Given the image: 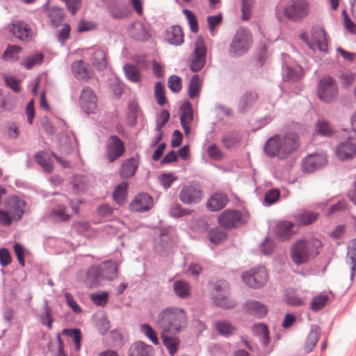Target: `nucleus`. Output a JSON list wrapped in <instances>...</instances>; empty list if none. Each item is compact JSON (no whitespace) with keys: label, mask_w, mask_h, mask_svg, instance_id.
I'll return each instance as SVG.
<instances>
[{"label":"nucleus","mask_w":356,"mask_h":356,"mask_svg":"<svg viewBox=\"0 0 356 356\" xmlns=\"http://www.w3.org/2000/svg\"><path fill=\"white\" fill-rule=\"evenodd\" d=\"M102 271H104L102 266H92L87 272V277L93 284H99L102 280Z\"/></svg>","instance_id":"obj_46"},{"label":"nucleus","mask_w":356,"mask_h":356,"mask_svg":"<svg viewBox=\"0 0 356 356\" xmlns=\"http://www.w3.org/2000/svg\"><path fill=\"white\" fill-rule=\"evenodd\" d=\"M159 181L161 186L165 189L168 190L171 187L173 182H175L177 177L175 176L172 173H163L159 176Z\"/></svg>","instance_id":"obj_58"},{"label":"nucleus","mask_w":356,"mask_h":356,"mask_svg":"<svg viewBox=\"0 0 356 356\" xmlns=\"http://www.w3.org/2000/svg\"><path fill=\"white\" fill-rule=\"evenodd\" d=\"M92 65L98 70H104L107 66L106 52L101 49H95L90 57Z\"/></svg>","instance_id":"obj_32"},{"label":"nucleus","mask_w":356,"mask_h":356,"mask_svg":"<svg viewBox=\"0 0 356 356\" xmlns=\"http://www.w3.org/2000/svg\"><path fill=\"white\" fill-rule=\"evenodd\" d=\"M252 44V35L245 27L237 29L229 46V54L233 58H239L248 52Z\"/></svg>","instance_id":"obj_4"},{"label":"nucleus","mask_w":356,"mask_h":356,"mask_svg":"<svg viewBox=\"0 0 356 356\" xmlns=\"http://www.w3.org/2000/svg\"><path fill=\"white\" fill-rule=\"evenodd\" d=\"M209 241L214 244H220L227 238V233L219 227H214L208 232Z\"/></svg>","instance_id":"obj_44"},{"label":"nucleus","mask_w":356,"mask_h":356,"mask_svg":"<svg viewBox=\"0 0 356 356\" xmlns=\"http://www.w3.org/2000/svg\"><path fill=\"white\" fill-rule=\"evenodd\" d=\"M218 222L222 227L232 229L245 225L247 220L240 211L235 209H226L218 216Z\"/></svg>","instance_id":"obj_10"},{"label":"nucleus","mask_w":356,"mask_h":356,"mask_svg":"<svg viewBox=\"0 0 356 356\" xmlns=\"http://www.w3.org/2000/svg\"><path fill=\"white\" fill-rule=\"evenodd\" d=\"M322 245L321 241L316 238L299 239L291 246V260L297 266L306 264L319 254V249Z\"/></svg>","instance_id":"obj_3"},{"label":"nucleus","mask_w":356,"mask_h":356,"mask_svg":"<svg viewBox=\"0 0 356 356\" xmlns=\"http://www.w3.org/2000/svg\"><path fill=\"white\" fill-rule=\"evenodd\" d=\"M202 87L201 81L199 75H193L188 85V95L191 99H195L200 95V89Z\"/></svg>","instance_id":"obj_41"},{"label":"nucleus","mask_w":356,"mask_h":356,"mask_svg":"<svg viewBox=\"0 0 356 356\" xmlns=\"http://www.w3.org/2000/svg\"><path fill=\"white\" fill-rule=\"evenodd\" d=\"M228 202L229 199L226 194L216 193L208 200L207 207L211 211H220L226 206Z\"/></svg>","instance_id":"obj_24"},{"label":"nucleus","mask_w":356,"mask_h":356,"mask_svg":"<svg viewBox=\"0 0 356 356\" xmlns=\"http://www.w3.org/2000/svg\"><path fill=\"white\" fill-rule=\"evenodd\" d=\"M47 15L53 27H58L64 19V9L57 6L50 7L47 10Z\"/></svg>","instance_id":"obj_33"},{"label":"nucleus","mask_w":356,"mask_h":356,"mask_svg":"<svg viewBox=\"0 0 356 356\" xmlns=\"http://www.w3.org/2000/svg\"><path fill=\"white\" fill-rule=\"evenodd\" d=\"M72 183L74 188L83 191L88 186V179L85 175H76L72 177Z\"/></svg>","instance_id":"obj_60"},{"label":"nucleus","mask_w":356,"mask_h":356,"mask_svg":"<svg viewBox=\"0 0 356 356\" xmlns=\"http://www.w3.org/2000/svg\"><path fill=\"white\" fill-rule=\"evenodd\" d=\"M299 146L298 134L287 132L283 136L275 134L270 137L264 145V151L270 158L286 160L298 150Z\"/></svg>","instance_id":"obj_1"},{"label":"nucleus","mask_w":356,"mask_h":356,"mask_svg":"<svg viewBox=\"0 0 356 356\" xmlns=\"http://www.w3.org/2000/svg\"><path fill=\"white\" fill-rule=\"evenodd\" d=\"M294 226L295 223L289 220L278 222L275 227L276 238L280 241L289 240L295 234L293 231Z\"/></svg>","instance_id":"obj_20"},{"label":"nucleus","mask_w":356,"mask_h":356,"mask_svg":"<svg viewBox=\"0 0 356 356\" xmlns=\"http://www.w3.org/2000/svg\"><path fill=\"white\" fill-rule=\"evenodd\" d=\"M72 70L79 80H88L91 77V72L88 69L87 63L82 60L74 61L72 64Z\"/></svg>","instance_id":"obj_29"},{"label":"nucleus","mask_w":356,"mask_h":356,"mask_svg":"<svg viewBox=\"0 0 356 356\" xmlns=\"http://www.w3.org/2000/svg\"><path fill=\"white\" fill-rule=\"evenodd\" d=\"M101 266L104 270L103 280H113L117 277V264L115 262L106 261Z\"/></svg>","instance_id":"obj_42"},{"label":"nucleus","mask_w":356,"mask_h":356,"mask_svg":"<svg viewBox=\"0 0 356 356\" xmlns=\"http://www.w3.org/2000/svg\"><path fill=\"white\" fill-rule=\"evenodd\" d=\"M168 87L175 93L180 92L181 90V79L177 75H172L168 79Z\"/></svg>","instance_id":"obj_62"},{"label":"nucleus","mask_w":356,"mask_h":356,"mask_svg":"<svg viewBox=\"0 0 356 356\" xmlns=\"http://www.w3.org/2000/svg\"><path fill=\"white\" fill-rule=\"evenodd\" d=\"M316 133L324 137H331L334 134V129L327 120H318L316 123Z\"/></svg>","instance_id":"obj_40"},{"label":"nucleus","mask_w":356,"mask_h":356,"mask_svg":"<svg viewBox=\"0 0 356 356\" xmlns=\"http://www.w3.org/2000/svg\"><path fill=\"white\" fill-rule=\"evenodd\" d=\"M241 140V135L236 131H230L225 133L221 137V143L228 149L238 145Z\"/></svg>","instance_id":"obj_36"},{"label":"nucleus","mask_w":356,"mask_h":356,"mask_svg":"<svg viewBox=\"0 0 356 356\" xmlns=\"http://www.w3.org/2000/svg\"><path fill=\"white\" fill-rule=\"evenodd\" d=\"M138 168V162L135 158L125 159L120 165L118 172L121 178L127 179L132 177Z\"/></svg>","instance_id":"obj_23"},{"label":"nucleus","mask_w":356,"mask_h":356,"mask_svg":"<svg viewBox=\"0 0 356 356\" xmlns=\"http://www.w3.org/2000/svg\"><path fill=\"white\" fill-rule=\"evenodd\" d=\"M43 60V54L36 52L34 54L27 56L23 61L22 65L26 70H31L34 66L40 65Z\"/></svg>","instance_id":"obj_45"},{"label":"nucleus","mask_w":356,"mask_h":356,"mask_svg":"<svg viewBox=\"0 0 356 356\" xmlns=\"http://www.w3.org/2000/svg\"><path fill=\"white\" fill-rule=\"evenodd\" d=\"M258 99L255 92H247L240 98L238 103V110L240 113H246Z\"/></svg>","instance_id":"obj_27"},{"label":"nucleus","mask_w":356,"mask_h":356,"mask_svg":"<svg viewBox=\"0 0 356 356\" xmlns=\"http://www.w3.org/2000/svg\"><path fill=\"white\" fill-rule=\"evenodd\" d=\"M183 13L188 19L191 31L196 33L199 31V26L195 15L188 9H184Z\"/></svg>","instance_id":"obj_59"},{"label":"nucleus","mask_w":356,"mask_h":356,"mask_svg":"<svg viewBox=\"0 0 356 356\" xmlns=\"http://www.w3.org/2000/svg\"><path fill=\"white\" fill-rule=\"evenodd\" d=\"M153 206V198L146 193L138 194L130 204L131 211L145 212L149 211Z\"/></svg>","instance_id":"obj_17"},{"label":"nucleus","mask_w":356,"mask_h":356,"mask_svg":"<svg viewBox=\"0 0 356 356\" xmlns=\"http://www.w3.org/2000/svg\"><path fill=\"white\" fill-rule=\"evenodd\" d=\"M318 217L316 212L302 210L297 212L293 218L298 226H307L315 222Z\"/></svg>","instance_id":"obj_26"},{"label":"nucleus","mask_w":356,"mask_h":356,"mask_svg":"<svg viewBox=\"0 0 356 356\" xmlns=\"http://www.w3.org/2000/svg\"><path fill=\"white\" fill-rule=\"evenodd\" d=\"M284 300L288 305L302 306L305 305L304 300L294 291H289L284 296Z\"/></svg>","instance_id":"obj_55"},{"label":"nucleus","mask_w":356,"mask_h":356,"mask_svg":"<svg viewBox=\"0 0 356 356\" xmlns=\"http://www.w3.org/2000/svg\"><path fill=\"white\" fill-rule=\"evenodd\" d=\"M124 152V144L120 137L112 135L107 139L104 156L108 163H113L122 157Z\"/></svg>","instance_id":"obj_12"},{"label":"nucleus","mask_w":356,"mask_h":356,"mask_svg":"<svg viewBox=\"0 0 356 356\" xmlns=\"http://www.w3.org/2000/svg\"><path fill=\"white\" fill-rule=\"evenodd\" d=\"M327 160L324 155L312 154L302 160L301 170L305 172H314L325 166Z\"/></svg>","instance_id":"obj_15"},{"label":"nucleus","mask_w":356,"mask_h":356,"mask_svg":"<svg viewBox=\"0 0 356 356\" xmlns=\"http://www.w3.org/2000/svg\"><path fill=\"white\" fill-rule=\"evenodd\" d=\"M128 355L129 356H154V349L151 345L138 341L130 346Z\"/></svg>","instance_id":"obj_22"},{"label":"nucleus","mask_w":356,"mask_h":356,"mask_svg":"<svg viewBox=\"0 0 356 356\" xmlns=\"http://www.w3.org/2000/svg\"><path fill=\"white\" fill-rule=\"evenodd\" d=\"M213 301L216 305L224 309L234 307L235 302L229 297V286L227 282L223 281L215 284Z\"/></svg>","instance_id":"obj_9"},{"label":"nucleus","mask_w":356,"mask_h":356,"mask_svg":"<svg viewBox=\"0 0 356 356\" xmlns=\"http://www.w3.org/2000/svg\"><path fill=\"white\" fill-rule=\"evenodd\" d=\"M82 110L87 114L97 111V98L94 91L89 87L83 89L79 100Z\"/></svg>","instance_id":"obj_14"},{"label":"nucleus","mask_w":356,"mask_h":356,"mask_svg":"<svg viewBox=\"0 0 356 356\" xmlns=\"http://www.w3.org/2000/svg\"><path fill=\"white\" fill-rule=\"evenodd\" d=\"M40 322L49 330L52 328V323L54 322V318L51 315V309L48 306L47 302L45 304L44 314L40 315Z\"/></svg>","instance_id":"obj_57"},{"label":"nucleus","mask_w":356,"mask_h":356,"mask_svg":"<svg viewBox=\"0 0 356 356\" xmlns=\"http://www.w3.org/2000/svg\"><path fill=\"white\" fill-rule=\"evenodd\" d=\"M140 332L145 335L154 345L159 344V340L154 330L147 323L140 325Z\"/></svg>","instance_id":"obj_52"},{"label":"nucleus","mask_w":356,"mask_h":356,"mask_svg":"<svg viewBox=\"0 0 356 356\" xmlns=\"http://www.w3.org/2000/svg\"><path fill=\"white\" fill-rule=\"evenodd\" d=\"M253 334L259 339V341L264 348L268 346L270 342L269 330L267 325L264 323H257L252 327Z\"/></svg>","instance_id":"obj_30"},{"label":"nucleus","mask_w":356,"mask_h":356,"mask_svg":"<svg viewBox=\"0 0 356 356\" xmlns=\"http://www.w3.org/2000/svg\"><path fill=\"white\" fill-rule=\"evenodd\" d=\"M8 204L9 213L13 220L19 221L24 213L25 202L17 196H13L9 199Z\"/></svg>","instance_id":"obj_21"},{"label":"nucleus","mask_w":356,"mask_h":356,"mask_svg":"<svg viewBox=\"0 0 356 356\" xmlns=\"http://www.w3.org/2000/svg\"><path fill=\"white\" fill-rule=\"evenodd\" d=\"M154 95L159 105L163 106L166 103L164 87L161 82H157L154 87Z\"/></svg>","instance_id":"obj_61"},{"label":"nucleus","mask_w":356,"mask_h":356,"mask_svg":"<svg viewBox=\"0 0 356 356\" xmlns=\"http://www.w3.org/2000/svg\"><path fill=\"white\" fill-rule=\"evenodd\" d=\"M127 186L128 184L127 182H122L115 187L113 197L118 204H123L125 202Z\"/></svg>","instance_id":"obj_47"},{"label":"nucleus","mask_w":356,"mask_h":356,"mask_svg":"<svg viewBox=\"0 0 356 356\" xmlns=\"http://www.w3.org/2000/svg\"><path fill=\"white\" fill-rule=\"evenodd\" d=\"M216 329L221 335L229 337L233 334L235 327L228 321H220L216 323Z\"/></svg>","instance_id":"obj_51"},{"label":"nucleus","mask_w":356,"mask_h":356,"mask_svg":"<svg viewBox=\"0 0 356 356\" xmlns=\"http://www.w3.org/2000/svg\"><path fill=\"white\" fill-rule=\"evenodd\" d=\"M173 290L177 296L181 299L187 298L191 293V287L184 280H177L173 283Z\"/></svg>","instance_id":"obj_39"},{"label":"nucleus","mask_w":356,"mask_h":356,"mask_svg":"<svg viewBox=\"0 0 356 356\" xmlns=\"http://www.w3.org/2000/svg\"><path fill=\"white\" fill-rule=\"evenodd\" d=\"M165 40L172 45H181L184 42V34L181 28L179 25H175L167 29Z\"/></svg>","instance_id":"obj_25"},{"label":"nucleus","mask_w":356,"mask_h":356,"mask_svg":"<svg viewBox=\"0 0 356 356\" xmlns=\"http://www.w3.org/2000/svg\"><path fill=\"white\" fill-rule=\"evenodd\" d=\"M22 47L17 45H8L2 54L4 60L15 61L18 59V54L21 52Z\"/></svg>","instance_id":"obj_50"},{"label":"nucleus","mask_w":356,"mask_h":356,"mask_svg":"<svg viewBox=\"0 0 356 356\" xmlns=\"http://www.w3.org/2000/svg\"><path fill=\"white\" fill-rule=\"evenodd\" d=\"M10 31L15 37L22 41H28L31 38V29L23 22H18L13 24Z\"/></svg>","instance_id":"obj_28"},{"label":"nucleus","mask_w":356,"mask_h":356,"mask_svg":"<svg viewBox=\"0 0 356 356\" xmlns=\"http://www.w3.org/2000/svg\"><path fill=\"white\" fill-rule=\"evenodd\" d=\"M207 48L202 39H197L193 56L189 63V67L192 72H200L206 63Z\"/></svg>","instance_id":"obj_13"},{"label":"nucleus","mask_w":356,"mask_h":356,"mask_svg":"<svg viewBox=\"0 0 356 356\" xmlns=\"http://www.w3.org/2000/svg\"><path fill=\"white\" fill-rule=\"evenodd\" d=\"M129 35L136 41L146 42L151 38L149 27L143 22H134L129 29Z\"/></svg>","instance_id":"obj_16"},{"label":"nucleus","mask_w":356,"mask_h":356,"mask_svg":"<svg viewBox=\"0 0 356 356\" xmlns=\"http://www.w3.org/2000/svg\"><path fill=\"white\" fill-rule=\"evenodd\" d=\"M138 105L134 101H131L128 106L127 119L131 126L136 125L137 122Z\"/></svg>","instance_id":"obj_56"},{"label":"nucleus","mask_w":356,"mask_h":356,"mask_svg":"<svg viewBox=\"0 0 356 356\" xmlns=\"http://www.w3.org/2000/svg\"><path fill=\"white\" fill-rule=\"evenodd\" d=\"M203 197L204 191L201 185L194 181L183 184L179 193V199L185 205L198 204Z\"/></svg>","instance_id":"obj_5"},{"label":"nucleus","mask_w":356,"mask_h":356,"mask_svg":"<svg viewBox=\"0 0 356 356\" xmlns=\"http://www.w3.org/2000/svg\"><path fill=\"white\" fill-rule=\"evenodd\" d=\"M35 162L42 168V170L50 174L54 170L52 160L48 153L44 151H39L34 155Z\"/></svg>","instance_id":"obj_31"},{"label":"nucleus","mask_w":356,"mask_h":356,"mask_svg":"<svg viewBox=\"0 0 356 356\" xmlns=\"http://www.w3.org/2000/svg\"><path fill=\"white\" fill-rule=\"evenodd\" d=\"M50 218L55 222H67L70 218V215L67 213V207L59 204L54 207L50 212Z\"/></svg>","instance_id":"obj_37"},{"label":"nucleus","mask_w":356,"mask_h":356,"mask_svg":"<svg viewBox=\"0 0 356 356\" xmlns=\"http://www.w3.org/2000/svg\"><path fill=\"white\" fill-rule=\"evenodd\" d=\"M180 121L181 127L186 135L191 132V124L193 120V111L192 105L188 101H186L180 106Z\"/></svg>","instance_id":"obj_19"},{"label":"nucleus","mask_w":356,"mask_h":356,"mask_svg":"<svg viewBox=\"0 0 356 356\" xmlns=\"http://www.w3.org/2000/svg\"><path fill=\"white\" fill-rule=\"evenodd\" d=\"M312 38L314 43L321 51H327V35L323 28L321 27L316 29L312 33Z\"/></svg>","instance_id":"obj_34"},{"label":"nucleus","mask_w":356,"mask_h":356,"mask_svg":"<svg viewBox=\"0 0 356 356\" xmlns=\"http://www.w3.org/2000/svg\"><path fill=\"white\" fill-rule=\"evenodd\" d=\"M127 79L134 83L140 80V74L138 69L133 64H126L123 67Z\"/></svg>","instance_id":"obj_48"},{"label":"nucleus","mask_w":356,"mask_h":356,"mask_svg":"<svg viewBox=\"0 0 356 356\" xmlns=\"http://www.w3.org/2000/svg\"><path fill=\"white\" fill-rule=\"evenodd\" d=\"M168 334V332H161V339L168 353L171 356H174L178 350L180 341L178 338L170 337Z\"/></svg>","instance_id":"obj_35"},{"label":"nucleus","mask_w":356,"mask_h":356,"mask_svg":"<svg viewBox=\"0 0 356 356\" xmlns=\"http://www.w3.org/2000/svg\"><path fill=\"white\" fill-rule=\"evenodd\" d=\"M317 92L321 101L329 104L337 99L339 88L335 80L332 76L327 75L319 80Z\"/></svg>","instance_id":"obj_7"},{"label":"nucleus","mask_w":356,"mask_h":356,"mask_svg":"<svg viewBox=\"0 0 356 356\" xmlns=\"http://www.w3.org/2000/svg\"><path fill=\"white\" fill-rule=\"evenodd\" d=\"M311 6L307 0H291L284 8V16L291 22H300L310 13Z\"/></svg>","instance_id":"obj_6"},{"label":"nucleus","mask_w":356,"mask_h":356,"mask_svg":"<svg viewBox=\"0 0 356 356\" xmlns=\"http://www.w3.org/2000/svg\"><path fill=\"white\" fill-rule=\"evenodd\" d=\"M328 300V296L325 295L314 296L311 302V309L314 312H318L322 309L326 305Z\"/></svg>","instance_id":"obj_54"},{"label":"nucleus","mask_w":356,"mask_h":356,"mask_svg":"<svg viewBox=\"0 0 356 356\" xmlns=\"http://www.w3.org/2000/svg\"><path fill=\"white\" fill-rule=\"evenodd\" d=\"M108 293L103 292L101 293L92 294L91 300L95 305L104 307L108 302Z\"/></svg>","instance_id":"obj_64"},{"label":"nucleus","mask_w":356,"mask_h":356,"mask_svg":"<svg viewBox=\"0 0 356 356\" xmlns=\"http://www.w3.org/2000/svg\"><path fill=\"white\" fill-rule=\"evenodd\" d=\"M191 211L188 209L181 207L178 203H174L171 205L169 209V214L173 218H181L190 215Z\"/></svg>","instance_id":"obj_53"},{"label":"nucleus","mask_w":356,"mask_h":356,"mask_svg":"<svg viewBox=\"0 0 356 356\" xmlns=\"http://www.w3.org/2000/svg\"><path fill=\"white\" fill-rule=\"evenodd\" d=\"M318 326L316 325H312L311 327L310 332L307 335L306 339V341L305 343V350L306 353H309L316 346L317 341L319 339L318 334Z\"/></svg>","instance_id":"obj_38"},{"label":"nucleus","mask_w":356,"mask_h":356,"mask_svg":"<svg viewBox=\"0 0 356 356\" xmlns=\"http://www.w3.org/2000/svg\"><path fill=\"white\" fill-rule=\"evenodd\" d=\"M156 326L161 332L175 335L182 332L188 326L186 312L179 307H168L157 316Z\"/></svg>","instance_id":"obj_2"},{"label":"nucleus","mask_w":356,"mask_h":356,"mask_svg":"<svg viewBox=\"0 0 356 356\" xmlns=\"http://www.w3.org/2000/svg\"><path fill=\"white\" fill-rule=\"evenodd\" d=\"M243 309L247 314L257 318H264L268 313L267 306L254 300H247L244 304Z\"/></svg>","instance_id":"obj_18"},{"label":"nucleus","mask_w":356,"mask_h":356,"mask_svg":"<svg viewBox=\"0 0 356 356\" xmlns=\"http://www.w3.org/2000/svg\"><path fill=\"white\" fill-rule=\"evenodd\" d=\"M170 118V113L167 110H163L156 118V131H160Z\"/></svg>","instance_id":"obj_63"},{"label":"nucleus","mask_w":356,"mask_h":356,"mask_svg":"<svg viewBox=\"0 0 356 356\" xmlns=\"http://www.w3.org/2000/svg\"><path fill=\"white\" fill-rule=\"evenodd\" d=\"M243 282L250 288L260 289L268 280L267 270L264 266H257L251 268L242 275Z\"/></svg>","instance_id":"obj_8"},{"label":"nucleus","mask_w":356,"mask_h":356,"mask_svg":"<svg viewBox=\"0 0 356 356\" xmlns=\"http://www.w3.org/2000/svg\"><path fill=\"white\" fill-rule=\"evenodd\" d=\"M335 154L341 161L355 158L356 156V136L349 133L348 137L337 145Z\"/></svg>","instance_id":"obj_11"},{"label":"nucleus","mask_w":356,"mask_h":356,"mask_svg":"<svg viewBox=\"0 0 356 356\" xmlns=\"http://www.w3.org/2000/svg\"><path fill=\"white\" fill-rule=\"evenodd\" d=\"M348 257L351 261L350 280L353 281L356 273V238L351 241L350 245L348 247Z\"/></svg>","instance_id":"obj_43"},{"label":"nucleus","mask_w":356,"mask_h":356,"mask_svg":"<svg viewBox=\"0 0 356 356\" xmlns=\"http://www.w3.org/2000/svg\"><path fill=\"white\" fill-rule=\"evenodd\" d=\"M63 334L71 338L75 345V350L79 351L81 349V332L77 328H65L63 330Z\"/></svg>","instance_id":"obj_49"}]
</instances>
